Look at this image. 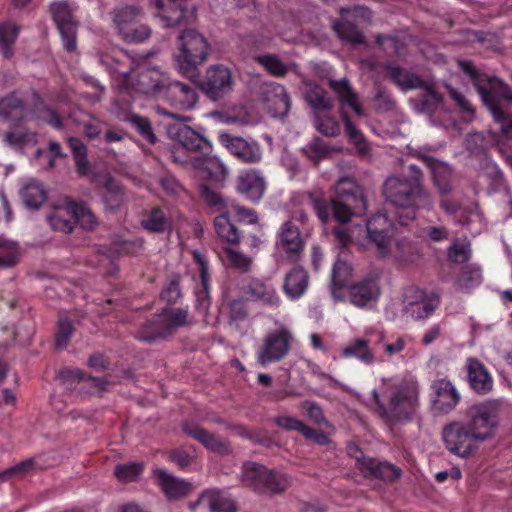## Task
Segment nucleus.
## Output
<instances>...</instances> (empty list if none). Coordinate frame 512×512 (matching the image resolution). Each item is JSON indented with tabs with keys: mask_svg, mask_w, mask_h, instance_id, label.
I'll return each mask as SVG.
<instances>
[{
	"mask_svg": "<svg viewBox=\"0 0 512 512\" xmlns=\"http://www.w3.org/2000/svg\"><path fill=\"white\" fill-rule=\"evenodd\" d=\"M293 342L294 336L286 328L269 332L256 352L258 363L265 367L268 364L282 361L288 356Z\"/></svg>",
	"mask_w": 512,
	"mask_h": 512,
	"instance_id": "nucleus-13",
	"label": "nucleus"
},
{
	"mask_svg": "<svg viewBox=\"0 0 512 512\" xmlns=\"http://www.w3.org/2000/svg\"><path fill=\"white\" fill-rule=\"evenodd\" d=\"M430 405L435 413L448 414L459 404L461 396L446 377L435 379L430 386Z\"/></svg>",
	"mask_w": 512,
	"mask_h": 512,
	"instance_id": "nucleus-21",
	"label": "nucleus"
},
{
	"mask_svg": "<svg viewBox=\"0 0 512 512\" xmlns=\"http://www.w3.org/2000/svg\"><path fill=\"white\" fill-rule=\"evenodd\" d=\"M483 280L482 270L476 264H466L462 266L459 275L457 276L456 283L459 288L465 292H470L478 287Z\"/></svg>",
	"mask_w": 512,
	"mask_h": 512,
	"instance_id": "nucleus-41",
	"label": "nucleus"
},
{
	"mask_svg": "<svg viewBox=\"0 0 512 512\" xmlns=\"http://www.w3.org/2000/svg\"><path fill=\"white\" fill-rule=\"evenodd\" d=\"M339 14L343 19H353L358 23H370L372 20V11L364 5H353L351 7H341Z\"/></svg>",
	"mask_w": 512,
	"mask_h": 512,
	"instance_id": "nucleus-57",
	"label": "nucleus"
},
{
	"mask_svg": "<svg viewBox=\"0 0 512 512\" xmlns=\"http://www.w3.org/2000/svg\"><path fill=\"white\" fill-rule=\"evenodd\" d=\"M307 196L309 205L323 224L328 223L331 218L344 224L353 216H363L367 210V200L362 188L349 178L339 180L335 198H327L320 189L310 191Z\"/></svg>",
	"mask_w": 512,
	"mask_h": 512,
	"instance_id": "nucleus-3",
	"label": "nucleus"
},
{
	"mask_svg": "<svg viewBox=\"0 0 512 512\" xmlns=\"http://www.w3.org/2000/svg\"><path fill=\"white\" fill-rule=\"evenodd\" d=\"M192 255L194 262L199 266V276L202 287L199 292V297L202 294L204 297H208L210 291L208 262L205 260L203 254L197 250L193 251Z\"/></svg>",
	"mask_w": 512,
	"mask_h": 512,
	"instance_id": "nucleus-60",
	"label": "nucleus"
},
{
	"mask_svg": "<svg viewBox=\"0 0 512 512\" xmlns=\"http://www.w3.org/2000/svg\"><path fill=\"white\" fill-rule=\"evenodd\" d=\"M350 454L355 459L356 468L366 479H378L386 483H393L402 475V470L398 466L386 460L366 456L358 447L351 448Z\"/></svg>",
	"mask_w": 512,
	"mask_h": 512,
	"instance_id": "nucleus-14",
	"label": "nucleus"
},
{
	"mask_svg": "<svg viewBox=\"0 0 512 512\" xmlns=\"http://www.w3.org/2000/svg\"><path fill=\"white\" fill-rule=\"evenodd\" d=\"M380 296V277L376 273H369L353 281L347 288L349 302L358 308H367L375 305Z\"/></svg>",
	"mask_w": 512,
	"mask_h": 512,
	"instance_id": "nucleus-16",
	"label": "nucleus"
},
{
	"mask_svg": "<svg viewBox=\"0 0 512 512\" xmlns=\"http://www.w3.org/2000/svg\"><path fill=\"white\" fill-rule=\"evenodd\" d=\"M352 271L351 265L346 260L338 258L335 261L331 273V293L334 298L339 297L343 288H348Z\"/></svg>",
	"mask_w": 512,
	"mask_h": 512,
	"instance_id": "nucleus-37",
	"label": "nucleus"
},
{
	"mask_svg": "<svg viewBox=\"0 0 512 512\" xmlns=\"http://www.w3.org/2000/svg\"><path fill=\"white\" fill-rule=\"evenodd\" d=\"M199 502H206L211 512H236L237 507L233 500L226 497L219 490L205 491Z\"/></svg>",
	"mask_w": 512,
	"mask_h": 512,
	"instance_id": "nucleus-40",
	"label": "nucleus"
},
{
	"mask_svg": "<svg viewBox=\"0 0 512 512\" xmlns=\"http://www.w3.org/2000/svg\"><path fill=\"white\" fill-rule=\"evenodd\" d=\"M306 242L299 227L291 220L281 224L276 233L275 251L290 263H298L305 250Z\"/></svg>",
	"mask_w": 512,
	"mask_h": 512,
	"instance_id": "nucleus-15",
	"label": "nucleus"
},
{
	"mask_svg": "<svg viewBox=\"0 0 512 512\" xmlns=\"http://www.w3.org/2000/svg\"><path fill=\"white\" fill-rule=\"evenodd\" d=\"M214 227L217 235L231 244H237L240 240V232L232 223L227 213L218 215L214 220Z\"/></svg>",
	"mask_w": 512,
	"mask_h": 512,
	"instance_id": "nucleus-46",
	"label": "nucleus"
},
{
	"mask_svg": "<svg viewBox=\"0 0 512 512\" xmlns=\"http://www.w3.org/2000/svg\"><path fill=\"white\" fill-rule=\"evenodd\" d=\"M154 15L159 17L164 27L181 24L187 16L185 0H152Z\"/></svg>",
	"mask_w": 512,
	"mask_h": 512,
	"instance_id": "nucleus-25",
	"label": "nucleus"
},
{
	"mask_svg": "<svg viewBox=\"0 0 512 512\" xmlns=\"http://www.w3.org/2000/svg\"><path fill=\"white\" fill-rule=\"evenodd\" d=\"M310 277L306 269L294 266L284 277L282 290L285 296L292 300H299L308 290Z\"/></svg>",
	"mask_w": 512,
	"mask_h": 512,
	"instance_id": "nucleus-27",
	"label": "nucleus"
},
{
	"mask_svg": "<svg viewBox=\"0 0 512 512\" xmlns=\"http://www.w3.org/2000/svg\"><path fill=\"white\" fill-rule=\"evenodd\" d=\"M416 236L429 242H443L449 238V230L445 226L427 225L417 230Z\"/></svg>",
	"mask_w": 512,
	"mask_h": 512,
	"instance_id": "nucleus-58",
	"label": "nucleus"
},
{
	"mask_svg": "<svg viewBox=\"0 0 512 512\" xmlns=\"http://www.w3.org/2000/svg\"><path fill=\"white\" fill-rule=\"evenodd\" d=\"M404 311L415 320L429 318L437 309L439 301L437 298L428 296L425 291L419 288H410L405 293Z\"/></svg>",
	"mask_w": 512,
	"mask_h": 512,
	"instance_id": "nucleus-23",
	"label": "nucleus"
},
{
	"mask_svg": "<svg viewBox=\"0 0 512 512\" xmlns=\"http://www.w3.org/2000/svg\"><path fill=\"white\" fill-rule=\"evenodd\" d=\"M499 408L496 400L484 401L469 408L466 420L446 425L442 436L448 451L462 458L475 452L492 435Z\"/></svg>",
	"mask_w": 512,
	"mask_h": 512,
	"instance_id": "nucleus-2",
	"label": "nucleus"
},
{
	"mask_svg": "<svg viewBox=\"0 0 512 512\" xmlns=\"http://www.w3.org/2000/svg\"><path fill=\"white\" fill-rule=\"evenodd\" d=\"M224 253L229 265L242 273L249 272L252 266V258L233 249L225 248Z\"/></svg>",
	"mask_w": 512,
	"mask_h": 512,
	"instance_id": "nucleus-55",
	"label": "nucleus"
},
{
	"mask_svg": "<svg viewBox=\"0 0 512 512\" xmlns=\"http://www.w3.org/2000/svg\"><path fill=\"white\" fill-rule=\"evenodd\" d=\"M141 226L150 233H168L174 228L173 218L165 207L154 206L142 214Z\"/></svg>",
	"mask_w": 512,
	"mask_h": 512,
	"instance_id": "nucleus-26",
	"label": "nucleus"
},
{
	"mask_svg": "<svg viewBox=\"0 0 512 512\" xmlns=\"http://www.w3.org/2000/svg\"><path fill=\"white\" fill-rule=\"evenodd\" d=\"M208 49V43L200 33L194 29L184 30L179 36L176 56L180 72L189 78L195 77L197 66L207 59Z\"/></svg>",
	"mask_w": 512,
	"mask_h": 512,
	"instance_id": "nucleus-10",
	"label": "nucleus"
},
{
	"mask_svg": "<svg viewBox=\"0 0 512 512\" xmlns=\"http://www.w3.org/2000/svg\"><path fill=\"white\" fill-rule=\"evenodd\" d=\"M199 86L191 81H168L162 90L160 99L170 106L188 111L193 109L199 99Z\"/></svg>",
	"mask_w": 512,
	"mask_h": 512,
	"instance_id": "nucleus-17",
	"label": "nucleus"
},
{
	"mask_svg": "<svg viewBox=\"0 0 512 512\" xmlns=\"http://www.w3.org/2000/svg\"><path fill=\"white\" fill-rule=\"evenodd\" d=\"M67 389L86 390L87 394L102 396L109 382L105 378L93 377L79 368L64 367L57 374Z\"/></svg>",
	"mask_w": 512,
	"mask_h": 512,
	"instance_id": "nucleus-19",
	"label": "nucleus"
},
{
	"mask_svg": "<svg viewBox=\"0 0 512 512\" xmlns=\"http://www.w3.org/2000/svg\"><path fill=\"white\" fill-rule=\"evenodd\" d=\"M129 32L133 35L129 37H122L125 42L128 43H140L148 39L151 35V29L140 22V20H134L130 25L128 24Z\"/></svg>",
	"mask_w": 512,
	"mask_h": 512,
	"instance_id": "nucleus-63",
	"label": "nucleus"
},
{
	"mask_svg": "<svg viewBox=\"0 0 512 512\" xmlns=\"http://www.w3.org/2000/svg\"><path fill=\"white\" fill-rule=\"evenodd\" d=\"M142 16L143 11L139 6L127 5L115 9L113 21L120 36H131L128 24L130 25L134 20H141Z\"/></svg>",
	"mask_w": 512,
	"mask_h": 512,
	"instance_id": "nucleus-36",
	"label": "nucleus"
},
{
	"mask_svg": "<svg viewBox=\"0 0 512 512\" xmlns=\"http://www.w3.org/2000/svg\"><path fill=\"white\" fill-rule=\"evenodd\" d=\"M183 432L190 438L201 443L208 450L221 454H227L230 451L228 442L222 440L217 435L206 431L198 424L185 422L183 424Z\"/></svg>",
	"mask_w": 512,
	"mask_h": 512,
	"instance_id": "nucleus-28",
	"label": "nucleus"
},
{
	"mask_svg": "<svg viewBox=\"0 0 512 512\" xmlns=\"http://www.w3.org/2000/svg\"><path fill=\"white\" fill-rule=\"evenodd\" d=\"M143 470L144 465L140 462L118 464L114 469V476L120 482H134L138 480Z\"/></svg>",
	"mask_w": 512,
	"mask_h": 512,
	"instance_id": "nucleus-52",
	"label": "nucleus"
},
{
	"mask_svg": "<svg viewBox=\"0 0 512 512\" xmlns=\"http://www.w3.org/2000/svg\"><path fill=\"white\" fill-rule=\"evenodd\" d=\"M422 159L430 169L435 185L442 193H448L451 189L448 182L451 174L449 166L431 156H423Z\"/></svg>",
	"mask_w": 512,
	"mask_h": 512,
	"instance_id": "nucleus-38",
	"label": "nucleus"
},
{
	"mask_svg": "<svg viewBox=\"0 0 512 512\" xmlns=\"http://www.w3.org/2000/svg\"><path fill=\"white\" fill-rule=\"evenodd\" d=\"M218 141L243 163H258L262 159V150L255 141L249 142L242 137L225 132L219 133Z\"/></svg>",
	"mask_w": 512,
	"mask_h": 512,
	"instance_id": "nucleus-22",
	"label": "nucleus"
},
{
	"mask_svg": "<svg viewBox=\"0 0 512 512\" xmlns=\"http://www.w3.org/2000/svg\"><path fill=\"white\" fill-rule=\"evenodd\" d=\"M21 196L24 204L33 209H38L47 197L45 189L38 182L26 184L21 191Z\"/></svg>",
	"mask_w": 512,
	"mask_h": 512,
	"instance_id": "nucleus-47",
	"label": "nucleus"
},
{
	"mask_svg": "<svg viewBox=\"0 0 512 512\" xmlns=\"http://www.w3.org/2000/svg\"><path fill=\"white\" fill-rule=\"evenodd\" d=\"M332 27L336 35L343 41L353 45L365 43V36L358 29L357 25L349 19H343L341 17V19L333 21Z\"/></svg>",
	"mask_w": 512,
	"mask_h": 512,
	"instance_id": "nucleus-39",
	"label": "nucleus"
},
{
	"mask_svg": "<svg viewBox=\"0 0 512 512\" xmlns=\"http://www.w3.org/2000/svg\"><path fill=\"white\" fill-rule=\"evenodd\" d=\"M237 191L252 202L259 201L265 191L263 177L256 170H248L238 177Z\"/></svg>",
	"mask_w": 512,
	"mask_h": 512,
	"instance_id": "nucleus-30",
	"label": "nucleus"
},
{
	"mask_svg": "<svg viewBox=\"0 0 512 512\" xmlns=\"http://www.w3.org/2000/svg\"><path fill=\"white\" fill-rule=\"evenodd\" d=\"M75 331L73 321L68 317H59L55 334V347L59 350L67 348Z\"/></svg>",
	"mask_w": 512,
	"mask_h": 512,
	"instance_id": "nucleus-53",
	"label": "nucleus"
},
{
	"mask_svg": "<svg viewBox=\"0 0 512 512\" xmlns=\"http://www.w3.org/2000/svg\"><path fill=\"white\" fill-rule=\"evenodd\" d=\"M419 244L409 238H399L395 244V258L403 264L415 262L421 256Z\"/></svg>",
	"mask_w": 512,
	"mask_h": 512,
	"instance_id": "nucleus-42",
	"label": "nucleus"
},
{
	"mask_svg": "<svg viewBox=\"0 0 512 512\" xmlns=\"http://www.w3.org/2000/svg\"><path fill=\"white\" fill-rule=\"evenodd\" d=\"M242 482L259 494H282L290 486L287 474L262 464L246 462L242 466Z\"/></svg>",
	"mask_w": 512,
	"mask_h": 512,
	"instance_id": "nucleus-8",
	"label": "nucleus"
},
{
	"mask_svg": "<svg viewBox=\"0 0 512 512\" xmlns=\"http://www.w3.org/2000/svg\"><path fill=\"white\" fill-rule=\"evenodd\" d=\"M20 26L13 22L0 23V49L5 58L9 59L13 55V45L18 38Z\"/></svg>",
	"mask_w": 512,
	"mask_h": 512,
	"instance_id": "nucleus-45",
	"label": "nucleus"
},
{
	"mask_svg": "<svg viewBox=\"0 0 512 512\" xmlns=\"http://www.w3.org/2000/svg\"><path fill=\"white\" fill-rule=\"evenodd\" d=\"M120 74L125 90L158 98L168 80L158 68L149 66L145 61L137 64L130 71L120 72Z\"/></svg>",
	"mask_w": 512,
	"mask_h": 512,
	"instance_id": "nucleus-11",
	"label": "nucleus"
},
{
	"mask_svg": "<svg viewBox=\"0 0 512 512\" xmlns=\"http://www.w3.org/2000/svg\"><path fill=\"white\" fill-rule=\"evenodd\" d=\"M168 459L182 471H186L194 462V456L183 447L171 450Z\"/></svg>",
	"mask_w": 512,
	"mask_h": 512,
	"instance_id": "nucleus-64",
	"label": "nucleus"
},
{
	"mask_svg": "<svg viewBox=\"0 0 512 512\" xmlns=\"http://www.w3.org/2000/svg\"><path fill=\"white\" fill-rule=\"evenodd\" d=\"M191 161L193 167L206 171L208 178L213 183L223 182L227 175L225 165L218 158L210 156V154L196 156V158Z\"/></svg>",
	"mask_w": 512,
	"mask_h": 512,
	"instance_id": "nucleus-34",
	"label": "nucleus"
},
{
	"mask_svg": "<svg viewBox=\"0 0 512 512\" xmlns=\"http://www.w3.org/2000/svg\"><path fill=\"white\" fill-rule=\"evenodd\" d=\"M373 398L382 418L396 422L408 421L419 407V387L416 381L402 382L392 392L387 407L381 402L376 391H373Z\"/></svg>",
	"mask_w": 512,
	"mask_h": 512,
	"instance_id": "nucleus-6",
	"label": "nucleus"
},
{
	"mask_svg": "<svg viewBox=\"0 0 512 512\" xmlns=\"http://www.w3.org/2000/svg\"><path fill=\"white\" fill-rule=\"evenodd\" d=\"M329 87L335 92L342 106L350 107L359 117L365 116V111L358 102V95L347 79L330 80Z\"/></svg>",
	"mask_w": 512,
	"mask_h": 512,
	"instance_id": "nucleus-33",
	"label": "nucleus"
},
{
	"mask_svg": "<svg viewBox=\"0 0 512 512\" xmlns=\"http://www.w3.org/2000/svg\"><path fill=\"white\" fill-rule=\"evenodd\" d=\"M343 356L346 358L355 357L366 365L374 362V354L368 346V341L356 339L354 342L346 346L343 350Z\"/></svg>",
	"mask_w": 512,
	"mask_h": 512,
	"instance_id": "nucleus-48",
	"label": "nucleus"
},
{
	"mask_svg": "<svg viewBox=\"0 0 512 512\" xmlns=\"http://www.w3.org/2000/svg\"><path fill=\"white\" fill-rule=\"evenodd\" d=\"M458 64L469 77L494 121L500 125L501 134L512 139V118L504 106V103H512L511 88L502 80L480 72L470 60H461Z\"/></svg>",
	"mask_w": 512,
	"mask_h": 512,
	"instance_id": "nucleus-4",
	"label": "nucleus"
},
{
	"mask_svg": "<svg viewBox=\"0 0 512 512\" xmlns=\"http://www.w3.org/2000/svg\"><path fill=\"white\" fill-rule=\"evenodd\" d=\"M168 133L180 145V147H176L171 151V158L175 163L181 165L190 163L192 165L191 160H194L196 157L185 155L186 152L199 153V156H205L211 153V142L185 124L169 127Z\"/></svg>",
	"mask_w": 512,
	"mask_h": 512,
	"instance_id": "nucleus-12",
	"label": "nucleus"
},
{
	"mask_svg": "<svg viewBox=\"0 0 512 512\" xmlns=\"http://www.w3.org/2000/svg\"><path fill=\"white\" fill-rule=\"evenodd\" d=\"M421 169L412 164L398 176H392L383 184V196L386 204L395 208V212H378L366 224L368 240L375 244L378 255L386 257L390 252V241L399 226H407L416 218V210L430 209L432 199L423 186Z\"/></svg>",
	"mask_w": 512,
	"mask_h": 512,
	"instance_id": "nucleus-1",
	"label": "nucleus"
},
{
	"mask_svg": "<svg viewBox=\"0 0 512 512\" xmlns=\"http://www.w3.org/2000/svg\"><path fill=\"white\" fill-rule=\"evenodd\" d=\"M467 376L471 388L478 394H488L493 388V379L487 368L476 358L467 361Z\"/></svg>",
	"mask_w": 512,
	"mask_h": 512,
	"instance_id": "nucleus-29",
	"label": "nucleus"
},
{
	"mask_svg": "<svg viewBox=\"0 0 512 512\" xmlns=\"http://www.w3.org/2000/svg\"><path fill=\"white\" fill-rule=\"evenodd\" d=\"M301 151L314 165H317L328 156L330 148L324 140L314 137Z\"/></svg>",
	"mask_w": 512,
	"mask_h": 512,
	"instance_id": "nucleus-51",
	"label": "nucleus"
},
{
	"mask_svg": "<svg viewBox=\"0 0 512 512\" xmlns=\"http://www.w3.org/2000/svg\"><path fill=\"white\" fill-rule=\"evenodd\" d=\"M187 308H163L158 314L146 321L139 330L137 338L152 342L173 335L179 328L190 325Z\"/></svg>",
	"mask_w": 512,
	"mask_h": 512,
	"instance_id": "nucleus-9",
	"label": "nucleus"
},
{
	"mask_svg": "<svg viewBox=\"0 0 512 512\" xmlns=\"http://www.w3.org/2000/svg\"><path fill=\"white\" fill-rule=\"evenodd\" d=\"M421 89L424 90L419 100L421 110L423 112L432 114L438 109L439 105L441 104L443 100L442 95L439 92H437L432 85L427 84L426 82L425 86L422 87Z\"/></svg>",
	"mask_w": 512,
	"mask_h": 512,
	"instance_id": "nucleus-54",
	"label": "nucleus"
},
{
	"mask_svg": "<svg viewBox=\"0 0 512 512\" xmlns=\"http://www.w3.org/2000/svg\"><path fill=\"white\" fill-rule=\"evenodd\" d=\"M472 251L470 243H453L447 250L449 261L453 263H464L471 258Z\"/></svg>",
	"mask_w": 512,
	"mask_h": 512,
	"instance_id": "nucleus-62",
	"label": "nucleus"
},
{
	"mask_svg": "<svg viewBox=\"0 0 512 512\" xmlns=\"http://www.w3.org/2000/svg\"><path fill=\"white\" fill-rule=\"evenodd\" d=\"M0 250L5 252V255L0 256V267H13L18 261V245L3 236H0Z\"/></svg>",
	"mask_w": 512,
	"mask_h": 512,
	"instance_id": "nucleus-56",
	"label": "nucleus"
},
{
	"mask_svg": "<svg viewBox=\"0 0 512 512\" xmlns=\"http://www.w3.org/2000/svg\"><path fill=\"white\" fill-rule=\"evenodd\" d=\"M233 79L229 68L218 64L210 66L199 83V88L211 100L217 101L232 89Z\"/></svg>",
	"mask_w": 512,
	"mask_h": 512,
	"instance_id": "nucleus-20",
	"label": "nucleus"
},
{
	"mask_svg": "<svg viewBox=\"0 0 512 512\" xmlns=\"http://www.w3.org/2000/svg\"><path fill=\"white\" fill-rule=\"evenodd\" d=\"M341 118L349 143L353 144L360 154H367L369 152V146L363 133L355 126L346 112L341 111Z\"/></svg>",
	"mask_w": 512,
	"mask_h": 512,
	"instance_id": "nucleus-44",
	"label": "nucleus"
},
{
	"mask_svg": "<svg viewBox=\"0 0 512 512\" xmlns=\"http://www.w3.org/2000/svg\"><path fill=\"white\" fill-rule=\"evenodd\" d=\"M244 293L252 301L270 308H278L281 298L269 279L252 278L244 287Z\"/></svg>",
	"mask_w": 512,
	"mask_h": 512,
	"instance_id": "nucleus-24",
	"label": "nucleus"
},
{
	"mask_svg": "<svg viewBox=\"0 0 512 512\" xmlns=\"http://www.w3.org/2000/svg\"><path fill=\"white\" fill-rule=\"evenodd\" d=\"M384 70L391 81L402 91L414 90L425 86V81L420 76L398 65L387 63L384 66Z\"/></svg>",
	"mask_w": 512,
	"mask_h": 512,
	"instance_id": "nucleus-31",
	"label": "nucleus"
},
{
	"mask_svg": "<svg viewBox=\"0 0 512 512\" xmlns=\"http://www.w3.org/2000/svg\"><path fill=\"white\" fill-rule=\"evenodd\" d=\"M45 468L46 465L41 462V457L29 458L0 472V481H6L14 476L24 477L34 470H43Z\"/></svg>",
	"mask_w": 512,
	"mask_h": 512,
	"instance_id": "nucleus-43",
	"label": "nucleus"
},
{
	"mask_svg": "<svg viewBox=\"0 0 512 512\" xmlns=\"http://www.w3.org/2000/svg\"><path fill=\"white\" fill-rule=\"evenodd\" d=\"M118 119L127 122L140 135V137L153 145L157 141V137L153 131L152 124L147 117L136 113H130L127 109L124 113H118Z\"/></svg>",
	"mask_w": 512,
	"mask_h": 512,
	"instance_id": "nucleus-35",
	"label": "nucleus"
},
{
	"mask_svg": "<svg viewBox=\"0 0 512 512\" xmlns=\"http://www.w3.org/2000/svg\"><path fill=\"white\" fill-rule=\"evenodd\" d=\"M376 44L388 56H396L400 53L401 41L396 35H383L378 34L375 37Z\"/></svg>",
	"mask_w": 512,
	"mask_h": 512,
	"instance_id": "nucleus-61",
	"label": "nucleus"
},
{
	"mask_svg": "<svg viewBox=\"0 0 512 512\" xmlns=\"http://www.w3.org/2000/svg\"><path fill=\"white\" fill-rule=\"evenodd\" d=\"M47 220L54 231L65 234L71 233L76 225L85 230H92L97 225V219L89 208L69 198L55 206Z\"/></svg>",
	"mask_w": 512,
	"mask_h": 512,
	"instance_id": "nucleus-7",
	"label": "nucleus"
},
{
	"mask_svg": "<svg viewBox=\"0 0 512 512\" xmlns=\"http://www.w3.org/2000/svg\"><path fill=\"white\" fill-rule=\"evenodd\" d=\"M32 108L29 109L22 98L16 92L0 99V115L7 121L14 123L15 126L27 121L30 117L50 125L56 130L63 128V120L60 114L46 103V101L36 91L33 92Z\"/></svg>",
	"mask_w": 512,
	"mask_h": 512,
	"instance_id": "nucleus-5",
	"label": "nucleus"
},
{
	"mask_svg": "<svg viewBox=\"0 0 512 512\" xmlns=\"http://www.w3.org/2000/svg\"><path fill=\"white\" fill-rule=\"evenodd\" d=\"M306 100L315 114L330 110L332 107V100L327 91L319 86H315L307 92Z\"/></svg>",
	"mask_w": 512,
	"mask_h": 512,
	"instance_id": "nucleus-50",
	"label": "nucleus"
},
{
	"mask_svg": "<svg viewBox=\"0 0 512 512\" xmlns=\"http://www.w3.org/2000/svg\"><path fill=\"white\" fill-rule=\"evenodd\" d=\"M314 124L316 129L325 136L335 137L340 133L339 123L330 116L316 113Z\"/></svg>",
	"mask_w": 512,
	"mask_h": 512,
	"instance_id": "nucleus-59",
	"label": "nucleus"
},
{
	"mask_svg": "<svg viewBox=\"0 0 512 512\" xmlns=\"http://www.w3.org/2000/svg\"><path fill=\"white\" fill-rule=\"evenodd\" d=\"M50 12L54 23L60 33L63 47L68 52L77 49V28L78 23L74 20L72 10L67 1L52 3Z\"/></svg>",
	"mask_w": 512,
	"mask_h": 512,
	"instance_id": "nucleus-18",
	"label": "nucleus"
},
{
	"mask_svg": "<svg viewBox=\"0 0 512 512\" xmlns=\"http://www.w3.org/2000/svg\"><path fill=\"white\" fill-rule=\"evenodd\" d=\"M255 61L274 77L283 78L289 71L288 66L275 54L259 55L255 57Z\"/></svg>",
	"mask_w": 512,
	"mask_h": 512,
	"instance_id": "nucleus-49",
	"label": "nucleus"
},
{
	"mask_svg": "<svg viewBox=\"0 0 512 512\" xmlns=\"http://www.w3.org/2000/svg\"><path fill=\"white\" fill-rule=\"evenodd\" d=\"M159 485L168 499H180L187 496L192 484L189 481L176 478L164 470H157Z\"/></svg>",
	"mask_w": 512,
	"mask_h": 512,
	"instance_id": "nucleus-32",
	"label": "nucleus"
}]
</instances>
